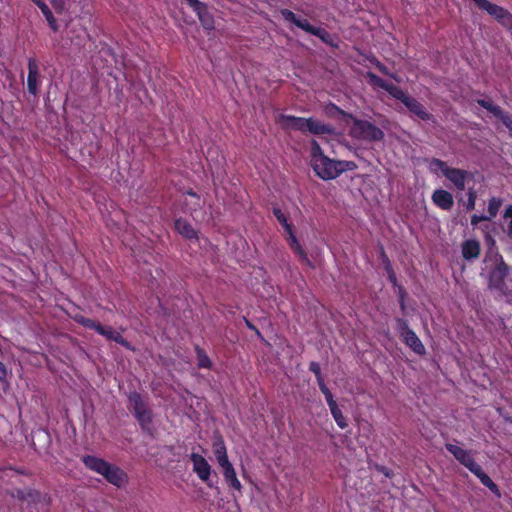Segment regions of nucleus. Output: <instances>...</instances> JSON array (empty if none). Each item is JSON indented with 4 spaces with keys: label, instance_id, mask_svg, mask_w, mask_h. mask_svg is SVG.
<instances>
[{
    "label": "nucleus",
    "instance_id": "obj_1",
    "mask_svg": "<svg viewBox=\"0 0 512 512\" xmlns=\"http://www.w3.org/2000/svg\"><path fill=\"white\" fill-rule=\"evenodd\" d=\"M310 165L315 175L324 181L334 180L342 173L358 168L354 161L328 157L315 139L310 142Z\"/></svg>",
    "mask_w": 512,
    "mask_h": 512
},
{
    "label": "nucleus",
    "instance_id": "obj_2",
    "mask_svg": "<svg viewBox=\"0 0 512 512\" xmlns=\"http://www.w3.org/2000/svg\"><path fill=\"white\" fill-rule=\"evenodd\" d=\"M366 78L371 86L381 88L388 92L393 98L401 101L412 114L416 115L421 120L434 121V116L426 110L423 104L414 97L405 93L398 86L386 82L371 71L366 73Z\"/></svg>",
    "mask_w": 512,
    "mask_h": 512
},
{
    "label": "nucleus",
    "instance_id": "obj_3",
    "mask_svg": "<svg viewBox=\"0 0 512 512\" xmlns=\"http://www.w3.org/2000/svg\"><path fill=\"white\" fill-rule=\"evenodd\" d=\"M81 460L86 468L102 475L107 482L116 487H122L127 482V474L120 467L102 458L93 455H85Z\"/></svg>",
    "mask_w": 512,
    "mask_h": 512
},
{
    "label": "nucleus",
    "instance_id": "obj_4",
    "mask_svg": "<svg viewBox=\"0 0 512 512\" xmlns=\"http://www.w3.org/2000/svg\"><path fill=\"white\" fill-rule=\"evenodd\" d=\"M331 106L344 118L352 120L353 125L350 129L349 135L353 139L367 142H378L384 139L385 134L383 130L375 124L367 120L358 119L353 114L345 112L335 104H332Z\"/></svg>",
    "mask_w": 512,
    "mask_h": 512
},
{
    "label": "nucleus",
    "instance_id": "obj_5",
    "mask_svg": "<svg viewBox=\"0 0 512 512\" xmlns=\"http://www.w3.org/2000/svg\"><path fill=\"white\" fill-rule=\"evenodd\" d=\"M495 265L488 274V288L498 291L501 295L507 296L510 293L506 278L509 274V266L499 253L494 255Z\"/></svg>",
    "mask_w": 512,
    "mask_h": 512
},
{
    "label": "nucleus",
    "instance_id": "obj_6",
    "mask_svg": "<svg viewBox=\"0 0 512 512\" xmlns=\"http://www.w3.org/2000/svg\"><path fill=\"white\" fill-rule=\"evenodd\" d=\"M280 14L284 18V20L293 23L295 26L302 29L306 33L318 37L323 43L331 47L336 46L331 34L325 29L311 25L307 19L298 17L294 12H292L289 9H282L280 11Z\"/></svg>",
    "mask_w": 512,
    "mask_h": 512
},
{
    "label": "nucleus",
    "instance_id": "obj_7",
    "mask_svg": "<svg viewBox=\"0 0 512 512\" xmlns=\"http://www.w3.org/2000/svg\"><path fill=\"white\" fill-rule=\"evenodd\" d=\"M10 495L14 499L26 503L29 512H38L41 505L48 506L51 502L48 493H42L34 488H14Z\"/></svg>",
    "mask_w": 512,
    "mask_h": 512
},
{
    "label": "nucleus",
    "instance_id": "obj_8",
    "mask_svg": "<svg viewBox=\"0 0 512 512\" xmlns=\"http://www.w3.org/2000/svg\"><path fill=\"white\" fill-rule=\"evenodd\" d=\"M396 330L402 339L414 353L422 356L426 353V349L417 334L409 327V323L405 318L397 317L395 319Z\"/></svg>",
    "mask_w": 512,
    "mask_h": 512
},
{
    "label": "nucleus",
    "instance_id": "obj_9",
    "mask_svg": "<svg viewBox=\"0 0 512 512\" xmlns=\"http://www.w3.org/2000/svg\"><path fill=\"white\" fill-rule=\"evenodd\" d=\"M473 1L480 10L487 12L503 27L512 29V14L507 9L488 0Z\"/></svg>",
    "mask_w": 512,
    "mask_h": 512
},
{
    "label": "nucleus",
    "instance_id": "obj_10",
    "mask_svg": "<svg viewBox=\"0 0 512 512\" xmlns=\"http://www.w3.org/2000/svg\"><path fill=\"white\" fill-rule=\"evenodd\" d=\"M190 460L193 465V472L209 488H213L214 483L211 480L212 468L208 461L198 453H191Z\"/></svg>",
    "mask_w": 512,
    "mask_h": 512
},
{
    "label": "nucleus",
    "instance_id": "obj_11",
    "mask_svg": "<svg viewBox=\"0 0 512 512\" xmlns=\"http://www.w3.org/2000/svg\"><path fill=\"white\" fill-rule=\"evenodd\" d=\"M69 317L79 325L87 329L94 330L99 335L104 336L108 340L114 332V329L111 326H104L100 322L87 318L79 312L69 314Z\"/></svg>",
    "mask_w": 512,
    "mask_h": 512
},
{
    "label": "nucleus",
    "instance_id": "obj_12",
    "mask_svg": "<svg viewBox=\"0 0 512 512\" xmlns=\"http://www.w3.org/2000/svg\"><path fill=\"white\" fill-rule=\"evenodd\" d=\"M282 226L287 234L286 240L288 242L290 249L299 257L301 263L313 268L314 266L311 260L309 259L306 251L303 249L294 233L293 225L288 221L286 224H283Z\"/></svg>",
    "mask_w": 512,
    "mask_h": 512
},
{
    "label": "nucleus",
    "instance_id": "obj_13",
    "mask_svg": "<svg viewBox=\"0 0 512 512\" xmlns=\"http://www.w3.org/2000/svg\"><path fill=\"white\" fill-rule=\"evenodd\" d=\"M27 68V90L29 94L37 96L39 92V85L41 84V74L38 61L35 57L28 58Z\"/></svg>",
    "mask_w": 512,
    "mask_h": 512
},
{
    "label": "nucleus",
    "instance_id": "obj_14",
    "mask_svg": "<svg viewBox=\"0 0 512 512\" xmlns=\"http://www.w3.org/2000/svg\"><path fill=\"white\" fill-rule=\"evenodd\" d=\"M445 448L460 464L465 466L470 472L474 471L473 469L477 467L478 463L475 461L470 451L451 443H446Z\"/></svg>",
    "mask_w": 512,
    "mask_h": 512
},
{
    "label": "nucleus",
    "instance_id": "obj_15",
    "mask_svg": "<svg viewBox=\"0 0 512 512\" xmlns=\"http://www.w3.org/2000/svg\"><path fill=\"white\" fill-rule=\"evenodd\" d=\"M477 104L480 105L482 108L486 109L487 111H489L496 118L501 120L502 123L506 126V128L512 131L511 114L504 112L500 106L493 104L490 100L478 99Z\"/></svg>",
    "mask_w": 512,
    "mask_h": 512
},
{
    "label": "nucleus",
    "instance_id": "obj_16",
    "mask_svg": "<svg viewBox=\"0 0 512 512\" xmlns=\"http://www.w3.org/2000/svg\"><path fill=\"white\" fill-rule=\"evenodd\" d=\"M431 200L436 207L444 211H450L454 206L452 193L441 188L433 191Z\"/></svg>",
    "mask_w": 512,
    "mask_h": 512
},
{
    "label": "nucleus",
    "instance_id": "obj_17",
    "mask_svg": "<svg viewBox=\"0 0 512 512\" xmlns=\"http://www.w3.org/2000/svg\"><path fill=\"white\" fill-rule=\"evenodd\" d=\"M469 176H471V174L468 171L453 167L447 169L444 175V177L449 180L459 191L465 189V183Z\"/></svg>",
    "mask_w": 512,
    "mask_h": 512
},
{
    "label": "nucleus",
    "instance_id": "obj_18",
    "mask_svg": "<svg viewBox=\"0 0 512 512\" xmlns=\"http://www.w3.org/2000/svg\"><path fill=\"white\" fill-rule=\"evenodd\" d=\"M279 122L284 129L290 128L302 133H307L308 118L282 114L279 118Z\"/></svg>",
    "mask_w": 512,
    "mask_h": 512
},
{
    "label": "nucleus",
    "instance_id": "obj_19",
    "mask_svg": "<svg viewBox=\"0 0 512 512\" xmlns=\"http://www.w3.org/2000/svg\"><path fill=\"white\" fill-rule=\"evenodd\" d=\"M462 257L466 261H473L479 258L481 254L480 242L476 239H468L461 244Z\"/></svg>",
    "mask_w": 512,
    "mask_h": 512
},
{
    "label": "nucleus",
    "instance_id": "obj_20",
    "mask_svg": "<svg viewBox=\"0 0 512 512\" xmlns=\"http://www.w3.org/2000/svg\"><path fill=\"white\" fill-rule=\"evenodd\" d=\"M175 230L187 240H198V232L183 218H177L174 222Z\"/></svg>",
    "mask_w": 512,
    "mask_h": 512
},
{
    "label": "nucleus",
    "instance_id": "obj_21",
    "mask_svg": "<svg viewBox=\"0 0 512 512\" xmlns=\"http://www.w3.org/2000/svg\"><path fill=\"white\" fill-rule=\"evenodd\" d=\"M221 468H222L224 480L227 483L228 487L233 490H237L239 493H241L242 492V484L237 477L235 468L232 465V463L224 465Z\"/></svg>",
    "mask_w": 512,
    "mask_h": 512
},
{
    "label": "nucleus",
    "instance_id": "obj_22",
    "mask_svg": "<svg viewBox=\"0 0 512 512\" xmlns=\"http://www.w3.org/2000/svg\"><path fill=\"white\" fill-rule=\"evenodd\" d=\"M213 453L220 467L231 463L227 455V449L222 436L217 437L213 442Z\"/></svg>",
    "mask_w": 512,
    "mask_h": 512
},
{
    "label": "nucleus",
    "instance_id": "obj_23",
    "mask_svg": "<svg viewBox=\"0 0 512 512\" xmlns=\"http://www.w3.org/2000/svg\"><path fill=\"white\" fill-rule=\"evenodd\" d=\"M193 11L196 13L202 27L205 30L211 31L215 28L214 18L212 14L209 12L207 4L203 3Z\"/></svg>",
    "mask_w": 512,
    "mask_h": 512
},
{
    "label": "nucleus",
    "instance_id": "obj_24",
    "mask_svg": "<svg viewBox=\"0 0 512 512\" xmlns=\"http://www.w3.org/2000/svg\"><path fill=\"white\" fill-rule=\"evenodd\" d=\"M307 132L313 135L333 134L334 128L330 124L322 123L312 117L308 118Z\"/></svg>",
    "mask_w": 512,
    "mask_h": 512
},
{
    "label": "nucleus",
    "instance_id": "obj_25",
    "mask_svg": "<svg viewBox=\"0 0 512 512\" xmlns=\"http://www.w3.org/2000/svg\"><path fill=\"white\" fill-rule=\"evenodd\" d=\"M473 470L474 471H472L471 473H473L480 480L482 485L487 487L497 497H501V492L498 486L493 482L489 475L484 472V470L479 464Z\"/></svg>",
    "mask_w": 512,
    "mask_h": 512
},
{
    "label": "nucleus",
    "instance_id": "obj_26",
    "mask_svg": "<svg viewBox=\"0 0 512 512\" xmlns=\"http://www.w3.org/2000/svg\"><path fill=\"white\" fill-rule=\"evenodd\" d=\"M129 408L133 415H137L142 411L149 409L147 403L143 399L142 395L136 391L130 392L128 395Z\"/></svg>",
    "mask_w": 512,
    "mask_h": 512
},
{
    "label": "nucleus",
    "instance_id": "obj_27",
    "mask_svg": "<svg viewBox=\"0 0 512 512\" xmlns=\"http://www.w3.org/2000/svg\"><path fill=\"white\" fill-rule=\"evenodd\" d=\"M194 350L197 359V367L199 369H211L213 363L209 358L208 354L206 353V351L199 345H196Z\"/></svg>",
    "mask_w": 512,
    "mask_h": 512
},
{
    "label": "nucleus",
    "instance_id": "obj_28",
    "mask_svg": "<svg viewBox=\"0 0 512 512\" xmlns=\"http://www.w3.org/2000/svg\"><path fill=\"white\" fill-rule=\"evenodd\" d=\"M138 421L140 427L144 431H150V425L152 423V411L151 409H147L146 411H142L134 416Z\"/></svg>",
    "mask_w": 512,
    "mask_h": 512
},
{
    "label": "nucleus",
    "instance_id": "obj_29",
    "mask_svg": "<svg viewBox=\"0 0 512 512\" xmlns=\"http://www.w3.org/2000/svg\"><path fill=\"white\" fill-rule=\"evenodd\" d=\"M428 167L432 173H438V171H441L443 176L445 175L446 170L450 168L445 161L438 158H432L429 161Z\"/></svg>",
    "mask_w": 512,
    "mask_h": 512
},
{
    "label": "nucleus",
    "instance_id": "obj_30",
    "mask_svg": "<svg viewBox=\"0 0 512 512\" xmlns=\"http://www.w3.org/2000/svg\"><path fill=\"white\" fill-rule=\"evenodd\" d=\"M329 409L338 427L341 429H345L348 426V423L341 409L338 407V404Z\"/></svg>",
    "mask_w": 512,
    "mask_h": 512
},
{
    "label": "nucleus",
    "instance_id": "obj_31",
    "mask_svg": "<svg viewBox=\"0 0 512 512\" xmlns=\"http://www.w3.org/2000/svg\"><path fill=\"white\" fill-rule=\"evenodd\" d=\"M501 205H502V199L497 198V197H492L488 203V209H487L488 215H486V216L490 217V220L495 218L499 212Z\"/></svg>",
    "mask_w": 512,
    "mask_h": 512
},
{
    "label": "nucleus",
    "instance_id": "obj_32",
    "mask_svg": "<svg viewBox=\"0 0 512 512\" xmlns=\"http://www.w3.org/2000/svg\"><path fill=\"white\" fill-rule=\"evenodd\" d=\"M476 199L477 191L475 190V188L470 187L467 191V201L464 204L466 211H472L475 209Z\"/></svg>",
    "mask_w": 512,
    "mask_h": 512
},
{
    "label": "nucleus",
    "instance_id": "obj_33",
    "mask_svg": "<svg viewBox=\"0 0 512 512\" xmlns=\"http://www.w3.org/2000/svg\"><path fill=\"white\" fill-rule=\"evenodd\" d=\"M371 63H372V64H373V65L378 69V71H379L380 73H382L383 75L389 76V77H391V78L395 79L397 82H399V81H400V79H399V78H398L394 73H391V72L389 71V69H388V68H387L383 63H381L377 58H375V57H374V58L371 60Z\"/></svg>",
    "mask_w": 512,
    "mask_h": 512
},
{
    "label": "nucleus",
    "instance_id": "obj_34",
    "mask_svg": "<svg viewBox=\"0 0 512 512\" xmlns=\"http://www.w3.org/2000/svg\"><path fill=\"white\" fill-rule=\"evenodd\" d=\"M109 340L120 344L121 346L125 347L126 349L134 350L133 347L131 346L130 342L127 341L119 332H117L115 330L112 333Z\"/></svg>",
    "mask_w": 512,
    "mask_h": 512
},
{
    "label": "nucleus",
    "instance_id": "obj_35",
    "mask_svg": "<svg viewBox=\"0 0 512 512\" xmlns=\"http://www.w3.org/2000/svg\"><path fill=\"white\" fill-rule=\"evenodd\" d=\"M398 302L400 309L403 313L406 312V298L408 296L406 289L403 286H398L397 289Z\"/></svg>",
    "mask_w": 512,
    "mask_h": 512
},
{
    "label": "nucleus",
    "instance_id": "obj_36",
    "mask_svg": "<svg viewBox=\"0 0 512 512\" xmlns=\"http://www.w3.org/2000/svg\"><path fill=\"white\" fill-rule=\"evenodd\" d=\"M33 1L39 7V9L41 10L45 19L53 14L52 11L50 10V8L48 7V5L45 2H43L42 0H33Z\"/></svg>",
    "mask_w": 512,
    "mask_h": 512
},
{
    "label": "nucleus",
    "instance_id": "obj_37",
    "mask_svg": "<svg viewBox=\"0 0 512 512\" xmlns=\"http://www.w3.org/2000/svg\"><path fill=\"white\" fill-rule=\"evenodd\" d=\"M273 215L275 216V218L277 219V221L283 225V224H286L288 222V218L287 216L284 214V212L278 208V207H274L273 208Z\"/></svg>",
    "mask_w": 512,
    "mask_h": 512
},
{
    "label": "nucleus",
    "instance_id": "obj_38",
    "mask_svg": "<svg viewBox=\"0 0 512 512\" xmlns=\"http://www.w3.org/2000/svg\"><path fill=\"white\" fill-rule=\"evenodd\" d=\"M504 217L505 218H510V221H509L508 226H507V232H508V235L510 237H512V204L509 205L506 208Z\"/></svg>",
    "mask_w": 512,
    "mask_h": 512
},
{
    "label": "nucleus",
    "instance_id": "obj_39",
    "mask_svg": "<svg viewBox=\"0 0 512 512\" xmlns=\"http://www.w3.org/2000/svg\"><path fill=\"white\" fill-rule=\"evenodd\" d=\"M490 220V217H487L486 215H478V214H473L471 216V225L472 226H477L480 222L482 221H488Z\"/></svg>",
    "mask_w": 512,
    "mask_h": 512
},
{
    "label": "nucleus",
    "instance_id": "obj_40",
    "mask_svg": "<svg viewBox=\"0 0 512 512\" xmlns=\"http://www.w3.org/2000/svg\"><path fill=\"white\" fill-rule=\"evenodd\" d=\"M382 257H383V261H384V268H385V271L387 273V276L390 275V273H395L392 265H391V262L389 260V258L386 256L384 250L382 249Z\"/></svg>",
    "mask_w": 512,
    "mask_h": 512
},
{
    "label": "nucleus",
    "instance_id": "obj_41",
    "mask_svg": "<svg viewBox=\"0 0 512 512\" xmlns=\"http://www.w3.org/2000/svg\"><path fill=\"white\" fill-rule=\"evenodd\" d=\"M309 370L315 375L316 378H320V376H322L321 368L318 362L312 361L309 364Z\"/></svg>",
    "mask_w": 512,
    "mask_h": 512
},
{
    "label": "nucleus",
    "instance_id": "obj_42",
    "mask_svg": "<svg viewBox=\"0 0 512 512\" xmlns=\"http://www.w3.org/2000/svg\"><path fill=\"white\" fill-rule=\"evenodd\" d=\"M322 393L325 396V399H326V402H327L329 408L337 405V402L334 400L333 394L331 393L330 389H328Z\"/></svg>",
    "mask_w": 512,
    "mask_h": 512
},
{
    "label": "nucleus",
    "instance_id": "obj_43",
    "mask_svg": "<svg viewBox=\"0 0 512 512\" xmlns=\"http://www.w3.org/2000/svg\"><path fill=\"white\" fill-rule=\"evenodd\" d=\"M322 393L325 396V399H326V402H327L329 408L337 405V402L334 400L333 394L331 393L330 389H328Z\"/></svg>",
    "mask_w": 512,
    "mask_h": 512
},
{
    "label": "nucleus",
    "instance_id": "obj_44",
    "mask_svg": "<svg viewBox=\"0 0 512 512\" xmlns=\"http://www.w3.org/2000/svg\"><path fill=\"white\" fill-rule=\"evenodd\" d=\"M56 11L62 12L65 8L66 0H50Z\"/></svg>",
    "mask_w": 512,
    "mask_h": 512
},
{
    "label": "nucleus",
    "instance_id": "obj_45",
    "mask_svg": "<svg viewBox=\"0 0 512 512\" xmlns=\"http://www.w3.org/2000/svg\"><path fill=\"white\" fill-rule=\"evenodd\" d=\"M46 21L48 22V25L49 27L54 31V32H57L59 30V25L54 17V15L52 14L51 16H49L48 18H46Z\"/></svg>",
    "mask_w": 512,
    "mask_h": 512
},
{
    "label": "nucleus",
    "instance_id": "obj_46",
    "mask_svg": "<svg viewBox=\"0 0 512 512\" xmlns=\"http://www.w3.org/2000/svg\"><path fill=\"white\" fill-rule=\"evenodd\" d=\"M46 21L48 22V25L49 27L54 31V32H57L59 30V25L54 17V15L52 14L51 16H49L48 18H46Z\"/></svg>",
    "mask_w": 512,
    "mask_h": 512
},
{
    "label": "nucleus",
    "instance_id": "obj_47",
    "mask_svg": "<svg viewBox=\"0 0 512 512\" xmlns=\"http://www.w3.org/2000/svg\"><path fill=\"white\" fill-rule=\"evenodd\" d=\"M245 320V324L247 326L248 329L252 330L255 332V334L262 339V334L261 332L259 331V329L251 322L249 321L248 319H244Z\"/></svg>",
    "mask_w": 512,
    "mask_h": 512
},
{
    "label": "nucleus",
    "instance_id": "obj_48",
    "mask_svg": "<svg viewBox=\"0 0 512 512\" xmlns=\"http://www.w3.org/2000/svg\"><path fill=\"white\" fill-rule=\"evenodd\" d=\"M387 277L394 288L398 289V286H402L397 280L396 273H390Z\"/></svg>",
    "mask_w": 512,
    "mask_h": 512
},
{
    "label": "nucleus",
    "instance_id": "obj_49",
    "mask_svg": "<svg viewBox=\"0 0 512 512\" xmlns=\"http://www.w3.org/2000/svg\"><path fill=\"white\" fill-rule=\"evenodd\" d=\"M7 374L5 365L0 361V381H4L7 378Z\"/></svg>",
    "mask_w": 512,
    "mask_h": 512
},
{
    "label": "nucleus",
    "instance_id": "obj_50",
    "mask_svg": "<svg viewBox=\"0 0 512 512\" xmlns=\"http://www.w3.org/2000/svg\"><path fill=\"white\" fill-rule=\"evenodd\" d=\"M186 3L192 8V10H195L197 7L203 4V2L199 0H185Z\"/></svg>",
    "mask_w": 512,
    "mask_h": 512
},
{
    "label": "nucleus",
    "instance_id": "obj_51",
    "mask_svg": "<svg viewBox=\"0 0 512 512\" xmlns=\"http://www.w3.org/2000/svg\"><path fill=\"white\" fill-rule=\"evenodd\" d=\"M379 471L382 472L388 478H390L393 475V472L385 466L380 467Z\"/></svg>",
    "mask_w": 512,
    "mask_h": 512
},
{
    "label": "nucleus",
    "instance_id": "obj_52",
    "mask_svg": "<svg viewBox=\"0 0 512 512\" xmlns=\"http://www.w3.org/2000/svg\"><path fill=\"white\" fill-rule=\"evenodd\" d=\"M186 194L199 200V195L195 191H193L192 189H189L186 192Z\"/></svg>",
    "mask_w": 512,
    "mask_h": 512
},
{
    "label": "nucleus",
    "instance_id": "obj_53",
    "mask_svg": "<svg viewBox=\"0 0 512 512\" xmlns=\"http://www.w3.org/2000/svg\"><path fill=\"white\" fill-rule=\"evenodd\" d=\"M316 380L319 388L326 385L322 376H320V378H316Z\"/></svg>",
    "mask_w": 512,
    "mask_h": 512
},
{
    "label": "nucleus",
    "instance_id": "obj_54",
    "mask_svg": "<svg viewBox=\"0 0 512 512\" xmlns=\"http://www.w3.org/2000/svg\"><path fill=\"white\" fill-rule=\"evenodd\" d=\"M498 321H499V324H500L503 328H505V322H504V320H503L502 318H499V320H498Z\"/></svg>",
    "mask_w": 512,
    "mask_h": 512
},
{
    "label": "nucleus",
    "instance_id": "obj_55",
    "mask_svg": "<svg viewBox=\"0 0 512 512\" xmlns=\"http://www.w3.org/2000/svg\"><path fill=\"white\" fill-rule=\"evenodd\" d=\"M319 389L321 392H324V391L328 390L329 388L327 387V385H325V386L320 387Z\"/></svg>",
    "mask_w": 512,
    "mask_h": 512
}]
</instances>
